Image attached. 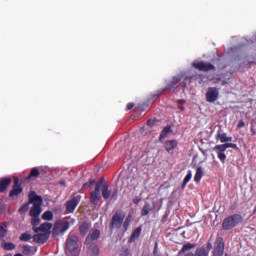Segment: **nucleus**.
Returning <instances> with one entry per match:
<instances>
[{"label":"nucleus","instance_id":"nucleus-1","mask_svg":"<svg viewBox=\"0 0 256 256\" xmlns=\"http://www.w3.org/2000/svg\"><path fill=\"white\" fill-rule=\"evenodd\" d=\"M28 199L29 203L33 205L29 212L30 217H39L43 211L41 208L43 205V197L37 195L36 191H30L28 193Z\"/></svg>","mask_w":256,"mask_h":256},{"label":"nucleus","instance_id":"nucleus-2","mask_svg":"<svg viewBox=\"0 0 256 256\" xmlns=\"http://www.w3.org/2000/svg\"><path fill=\"white\" fill-rule=\"evenodd\" d=\"M243 222V216L241 214H233L226 217L222 222V229L224 231H231V229H235L239 223Z\"/></svg>","mask_w":256,"mask_h":256},{"label":"nucleus","instance_id":"nucleus-3","mask_svg":"<svg viewBox=\"0 0 256 256\" xmlns=\"http://www.w3.org/2000/svg\"><path fill=\"white\" fill-rule=\"evenodd\" d=\"M66 247L71 255H77L79 249V237L77 235H70L66 240Z\"/></svg>","mask_w":256,"mask_h":256},{"label":"nucleus","instance_id":"nucleus-4","mask_svg":"<svg viewBox=\"0 0 256 256\" xmlns=\"http://www.w3.org/2000/svg\"><path fill=\"white\" fill-rule=\"evenodd\" d=\"M123 221H125V213L121 210L116 211L110 222L111 229H121Z\"/></svg>","mask_w":256,"mask_h":256},{"label":"nucleus","instance_id":"nucleus-5","mask_svg":"<svg viewBox=\"0 0 256 256\" xmlns=\"http://www.w3.org/2000/svg\"><path fill=\"white\" fill-rule=\"evenodd\" d=\"M101 185H103V179L96 182L95 189L90 192V203L92 205H99V199H101Z\"/></svg>","mask_w":256,"mask_h":256},{"label":"nucleus","instance_id":"nucleus-6","mask_svg":"<svg viewBox=\"0 0 256 256\" xmlns=\"http://www.w3.org/2000/svg\"><path fill=\"white\" fill-rule=\"evenodd\" d=\"M224 254H225V241H223L222 237H218L214 242L212 256H223Z\"/></svg>","mask_w":256,"mask_h":256},{"label":"nucleus","instance_id":"nucleus-7","mask_svg":"<svg viewBox=\"0 0 256 256\" xmlns=\"http://www.w3.org/2000/svg\"><path fill=\"white\" fill-rule=\"evenodd\" d=\"M219 99V89L217 87H209L206 92L207 103H215Z\"/></svg>","mask_w":256,"mask_h":256},{"label":"nucleus","instance_id":"nucleus-8","mask_svg":"<svg viewBox=\"0 0 256 256\" xmlns=\"http://www.w3.org/2000/svg\"><path fill=\"white\" fill-rule=\"evenodd\" d=\"M194 69H197L198 71H204L207 73V71H215V66L211 63H205L203 61H197L193 63Z\"/></svg>","mask_w":256,"mask_h":256},{"label":"nucleus","instance_id":"nucleus-9","mask_svg":"<svg viewBox=\"0 0 256 256\" xmlns=\"http://www.w3.org/2000/svg\"><path fill=\"white\" fill-rule=\"evenodd\" d=\"M81 203V195L74 196L71 200L66 202L67 213H73L77 209V205Z\"/></svg>","mask_w":256,"mask_h":256},{"label":"nucleus","instance_id":"nucleus-10","mask_svg":"<svg viewBox=\"0 0 256 256\" xmlns=\"http://www.w3.org/2000/svg\"><path fill=\"white\" fill-rule=\"evenodd\" d=\"M23 193V188L21 187V183H19V178L14 177V183L12 186V190L9 192V197H19Z\"/></svg>","mask_w":256,"mask_h":256},{"label":"nucleus","instance_id":"nucleus-11","mask_svg":"<svg viewBox=\"0 0 256 256\" xmlns=\"http://www.w3.org/2000/svg\"><path fill=\"white\" fill-rule=\"evenodd\" d=\"M102 188V197L103 199L107 200L111 197V199H116L117 198V190H115L112 194L111 191L109 190V184L104 183L101 185Z\"/></svg>","mask_w":256,"mask_h":256},{"label":"nucleus","instance_id":"nucleus-12","mask_svg":"<svg viewBox=\"0 0 256 256\" xmlns=\"http://www.w3.org/2000/svg\"><path fill=\"white\" fill-rule=\"evenodd\" d=\"M101 237V231L99 229H94L89 232L85 239V245H91L92 241H97Z\"/></svg>","mask_w":256,"mask_h":256},{"label":"nucleus","instance_id":"nucleus-13","mask_svg":"<svg viewBox=\"0 0 256 256\" xmlns=\"http://www.w3.org/2000/svg\"><path fill=\"white\" fill-rule=\"evenodd\" d=\"M51 227H53V224L49 222L42 223L39 227H33L34 233H39V231H42V233H51Z\"/></svg>","mask_w":256,"mask_h":256},{"label":"nucleus","instance_id":"nucleus-14","mask_svg":"<svg viewBox=\"0 0 256 256\" xmlns=\"http://www.w3.org/2000/svg\"><path fill=\"white\" fill-rule=\"evenodd\" d=\"M183 76H174L172 80H170L166 86V89H177L181 85V81Z\"/></svg>","mask_w":256,"mask_h":256},{"label":"nucleus","instance_id":"nucleus-15","mask_svg":"<svg viewBox=\"0 0 256 256\" xmlns=\"http://www.w3.org/2000/svg\"><path fill=\"white\" fill-rule=\"evenodd\" d=\"M49 240V233H41V234H35L33 236L34 243H40L43 245V243H47Z\"/></svg>","mask_w":256,"mask_h":256},{"label":"nucleus","instance_id":"nucleus-16","mask_svg":"<svg viewBox=\"0 0 256 256\" xmlns=\"http://www.w3.org/2000/svg\"><path fill=\"white\" fill-rule=\"evenodd\" d=\"M177 145H179L177 140H167L164 144V147L168 153H171V151H174L177 148Z\"/></svg>","mask_w":256,"mask_h":256},{"label":"nucleus","instance_id":"nucleus-17","mask_svg":"<svg viewBox=\"0 0 256 256\" xmlns=\"http://www.w3.org/2000/svg\"><path fill=\"white\" fill-rule=\"evenodd\" d=\"M9 185H11V178H0V193H5Z\"/></svg>","mask_w":256,"mask_h":256},{"label":"nucleus","instance_id":"nucleus-18","mask_svg":"<svg viewBox=\"0 0 256 256\" xmlns=\"http://www.w3.org/2000/svg\"><path fill=\"white\" fill-rule=\"evenodd\" d=\"M216 139L219 140L221 143H229L233 141V137H228L227 133H220V132H218Z\"/></svg>","mask_w":256,"mask_h":256},{"label":"nucleus","instance_id":"nucleus-19","mask_svg":"<svg viewBox=\"0 0 256 256\" xmlns=\"http://www.w3.org/2000/svg\"><path fill=\"white\" fill-rule=\"evenodd\" d=\"M196 246H197L196 244H191V243L184 244L182 249L178 252V255L181 256L183 255V253H187V251H191V249H195Z\"/></svg>","mask_w":256,"mask_h":256},{"label":"nucleus","instance_id":"nucleus-20","mask_svg":"<svg viewBox=\"0 0 256 256\" xmlns=\"http://www.w3.org/2000/svg\"><path fill=\"white\" fill-rule=\"evenodd\" d=\"M79 232H80V235H82V237H85L87 235V233L89 232V223L83 222L79 226Z\"/></svg>","mask_w":256,"mask_h":256},{"label":"nucleus","instance_id":"nucleus-21","mask_svg":"<svg viewBox=\"0 0 256 256\" xmlns=\"http://www.w3.org/2000/svg\"><path fill=\"white\" fill-rule=\"evenodd\" d=\"M88 249H89L92 256H99V254L101 253V250L99 249V246H97V244H95V243L90 244Z\"/></svg>","mask_w":256,"mask_h":256},{"label":"nucleus","instance_id":"nucleus-22","mask_svg":"<svg viewBox=\"0 0 256 256\" xmlns=\"http://www.w3.org/2000/svg\"><path fill=\"white\" fill-rule=\"evenodd\" d=\"M140 235H141V227H138L135 230H133L130 236V243H134V241H137Z\"/></svg>","mask_w":256,"mask_h":256},{"label":"nucleus","instance_id":"nucleus-23","mask_svg":"<svg viewBox=\"0 0 256 256\" xmlns=\"http://www.w3.org/2000/svg\"><path fill=\"white\" fill-rule=\"evenodd\" d=\"M41 175V172L39 171V168L34 167L31 169L30 174L28 175L27 179H37Z\"/></svg>","mask_w":256,"mask_h":256},{"label":"nucleus","instance_id":"nucleus-24","mask_svg":"<svg viewBox=\"0 0 256 256\" xmlns=\"http://www.w3.org/2000/svg\"><path fill=\"white\" fill-rule=\"evenodd\" d=\"M201 179H203V169L201 167H198L196 169L194 181H195V183H201Z\"/></svg>","mask_w":256,"mask_h":256},{"label":"nucleus","instance_id":"nucleus-25","mask_svg":"<svg viewBox=\"0 0 256 256\" xmlns=\"http://www.w3.org/2000/svg\"><path fill=\"white\" fill-rule=\"evenodd\" d=\"M153 210V208H151V204H149V203H146L144 206H143V208H142V210H141V216L142 217H147V215H149V212L150 211H152Z\"/></svg>","mask_w":256,"mask_h":256},{"label":"nucleus","instance_id":"nucleus-26","mask_svg":"<svg viewBox=\"0 0 256 256\" xmlns=\"http://www.w3.org/2000/svg\"><path fill=\"white\" fill-rule=\"evenodd\" d=\"M194 256H209V251L205 247L197 248Z\"/></svg>","mask_w":256,"mask_h":256},{"label":"nucleus","instance_id":"nucleus-27","mask_svg":"<svg viewBox=\"0 0 256 256\" xmlns=\"http://www.w3.org/2000/svg\"><path fill=\"white\" fill-rule=\"evenodd\" d=\"M172 131L173 130L171 129V126L164 127L159 136L160 141L161 139H165V137H167V134L172 133Z\"/></svg>","mask_w":256,"mask_h":256},{"label":"nucleus","instance_id":"nucleus-28","mask_svg":"<svg viewBox=\"0 0 256 256\" xmlns=\"http://www.w3.org/2000/svg\"><path fill=\"white\" fill-rule=\"evenodd\" d=\"M193 177V172H191V170L188 171L187 175L185 176L183 183H182V189H185V187H187V183H189V181H191Z\"/></svg>","mask_w":256,"mask_h":256},{"label":"nucleus","instance_id":"nucleus-29","mask_svg":"<svg viewBox=\"0 0 256 256\" xmlns=\"http://www.w3.org/2000/svg\"><path fill=\"white\" fill-rule=\"evenodd\" d=\"M70 227L69 221H64L59 225V233H65Z\"/></svg>","mask_w":256,"mask_h":256},{"label":"nucleus","instance_id":"nucleus-30","mask_svg":"<svg viewBox=\"0 0 256 256\" xmlns=\"http://www.w3.org/2000/svg\"><path fill=\"white\" fill-rule=\"evenodd\" d=\"M2 247L5 251H13V249H15V244L11 242H3Z\"/></svg>","mask_w":256,"mask_h":256},{"label":"nucleus","instance_id":"nucleus-31","mask_svg":"<svg viewBox=\"0 0 256 256\" xmlns=\"http://www.w3.org/2000/svg\"><path fill=\"white\" fill-rule=\"evenodd\" d=\"M214 151L216 153H225L227 148L225 147V144H218L214 147Z\"/></svg>","mask_w":256,"mask_h":256},{"label":"nucleus","instance_id":"nucleus-32","mask_svg":"<svg viewBox=\"0 0 256 256\" xmlns=\"http://www.w3.org/2000/svg\"><path fill=\"white\" fill-rule=\"evenodd\" d=\"M42 219L44 221H53V212L51 211H46L42 215Z\"/></svg>","mask_w":256,"mask_h":256},{"label":"nucleus","instance_id":"nucleus-33","mask_svg":"<svg viewBox=\"0 0 256 256\" xmlns=\"http://www.w3.org/2000/svg\"><path fill=\"white\" fill-rule=\"evenodd\" d=\"M7 236V224L0 225V241Z\"/></svg>","mask_w":256,"mask_h":256},{"label":"nucleus","instance_id":"nucleus-34","mask_svg":"<svg viewBox=\"0 0 256 256\" xmlns=\"http://www.w3.org/2000/svg\"><path fill=\"white\" fill-rule=\"evenodd\" d=\"M39 223H41V218H39V216H32L31 225H33V227H37L39 226Z\"/></svg>","mask_w":256,"mask_h":256},{"label":"nucleus","instance_id":"nucleus-35","mask_svg":"<svg viewBox=\"0 0 256 256\" xmlns=\"http://www.w3.org/2000/svg\"><path fill=\"white\" fill-rule=\"evenodd\" d=\"M19 239L20 241H31L32 236L29 233H22Z\"/></svg>","mask_w":256,"mask_h":256},{"label":"nucleus","instance_id":"nucleus-36","mask_svg":"<svg viewBox=\"0 0 256 256\" xmlns=\"http://www.w3.org/2000/svg\"><path fill=\"white\" fill-rule=\"evenodd\" d=\"M29 205H31V203H25L23 204L20 208H19V213H27V211H29Z\"/></svg>","mask_w":256,"mask_h":256},{"label":"nucleus","instance_id":"nucleus-37","mask_svg":"<svg viewBox=\"0 0 256 256\" xmlns=\"http://www.w3.org/2000/svg\"><path fill=\"white\" fill-rule=\"evenodd\" d=\"M216 153L221 163H225V159H227V155H225V152H216Z\"/></svg>","mask_w":256,"mask_h":256},{"label":"nucleus","instance_id":"nucleus-38","mask_svg":"<svg viewBox=\"0 0 256 256\" xmlns=\"http://www.w3.org/2000/svg\"><path fill=\"white\" fill-rule=\"evenodd\" d=\"M129 223H131V216H128L123 223V227H124L125 231H127V229H129Z\"/></svg>","mask_w":256,"mask_h":256},{"label":"nucleus","instance_id":"nucleus-39","mask_svg":"<svg viewBox=\"0 0 256 256\" xmlns=\"http://www.w3.org/2000/svg\"><path fill=\"white\" fill-rule=\"evenodd\" d=\"M22 248H23L24 255H31V246L24 245Z\"/></svg>","mask_w":256,"mask_h":256},{"label":"nucleus","instance_id":"nucleus-40","mask_svg":"<svg viewBox=\"0 0 256 256\" xmlns=\"http://www.w3.org/2000/svg\"><path fill=\"white\" fill-rule=\"evenodd\" d=\"M224 147H226V149H237V144L224 142Z\"/></svg>","mask_w":256,"mask_h":256},{"label":"nucleus","instance_id":"nucleus-41","mask_svg":"<svg viewBox=\"0 0 256 256\" xmlns=\"http://www.w3.org/2000/svg\"><path fill=\"white\" fill-rule=\"evenodd\" d=\"M206 251H208V254H209V251H211L213 249V244L211 242H207V246H206Z\"/></svg>","mask_w":256,"mask_h":256},{"label":"nucleus","instance_id":"nucleus-42","mask_svg":"<svg viewBox=\"0 0 256 256\" xmlns=\"http://www.w3.org/2000/svg\"><path fill=\"white\" fill-rule=\"evenodd\" d=\"M139 203H141V197H136L133 199V204L134 205H139Z\"/></svg>","mask_w":256,"mask_h":256},{"label":"nucleus","instance_id":"nucleus-43","mask_svg":"<svg viewBox=\"0 0 256 256\" xmlns=\"http://www.w3.org/2000/svg\"><path fill=\"white\" fill-rule=\"evenodd\" d=\"M157 249H158V243L156 242L155 246H154V250H153V255H155V256L159 255V252L157 251Z\"/></svg>","mask_w":256,"mask_h":256},{"label":"nucleus","instance_id":"nucleus-44","mask_svg":"<svg viewBox=\"0 0 256 256\" xmlns=\"http://www.w3.org/2000/svg\"><path fill=\"white\" fill-rule=\"evenodd\" d=\"M238 129H241L242 127H245V121L240 120L237 124Z\"/></svg>","mask_w":256,"mask_h":256},{"label":"nucleus","instance_id":"nucleus-45","mask_svg":"<svg viewBox=\"0 0 256 256\" xmlns=\"http://www.w3.org/2000/svg\"><path fill=\"white\" fill-rule=\"evenodd\" d=\"M95 183V181L89 182V183H84L82 186V189H85V187L89 186V187H93V184Z\"/></svg>","mask_w":256,"mask_h":256},{"label":"nucleus","instance_id":"nucleus-46","mask_svg":"<svg viewBox=\"0 0 256 256\" xmlns=\"http://www.w3.org/2000/svg\"><path fill=\"white\" fill-rule=\"evenodd\" d=\"M134 107L133 103H128L126 106L127 111H131V109Z\"/></svg>","mask_w":256,"mask_h":256},{"label":"nucleus","instance_id":"nucleus-47","mask_svg":"<svg viewBox=\"0 0 256 256\" xmlns=\"http://www.w3.org/2000/svg\"><path fill=\"white\" fill-rule=\"evenodd\" d=\"M147 125H149L150 127L153 125V120H151V119H149L148 121H147Z\"/></svg>","mask_w":256,"mask_h":256},{"label":"nucleus","instance_id":"nucleus-48","mask_svg":"<svg viewBox=\"0 0 256 256\" xmlns=\"http://www.w3.org/2000/svg\"><path fill=\"white\" fill-rule=\"evenodd\" d=\"M179 103H185V101L184 100H179Z\"/></svg>","mask_w":256,"mask_h":256},{"label":"nucleus","instance_id":"nucleus-49","mask_svg":"<svg viewBox=\"0 0 256 256\" xmlns=\"http://www.w3.org/2000/svg\"><path fill=\"white\" fill-rule=\"evenodd\" d=\"M167 217H168V215H167V214H165V215H164V219H167Z\"/></svg>","mask_w":256,"mask_h":256},{"label":"nucleus","instance_id":"nucleus-50","mask_svg":"<svg viewBox=\"0 0 256 256\" xmlns=\"http://www.w3.org/2000/svg\"><path fill=\"white\" fill-rule=\"evenodd\" d=\"M5 256H12L11 254H6Z\"/></svg>","mask_w":256,"mask_h":256},{"label":"nucleus","instance_id":"nucleus-51","mask_svg":"<svg viewBox=\"0 0 256 256\" xmlns=\"http://www.w3.org/2000/svg\"><path fill=\"white\" fill-rule=\"evenodd\" d=\"M224 256H229V254H225Z\"/></svg>","mask_w":256,"mask_h":256}]
</instances>
